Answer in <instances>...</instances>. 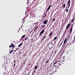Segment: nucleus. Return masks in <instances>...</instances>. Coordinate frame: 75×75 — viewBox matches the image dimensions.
<instances>
[{
    "instance_id": "nucleus-1",
    "label": "nucleus",
    "mask_w": 75,
    "mask_h": 75,
    "mask_svg": "<svg viewBox=\"0 0 75 75\" xmlns=\"http://www.w3.org/2000/svg\"><path fill=\"white\" fill-rule=\"evenodd\" d=\"M45 30H44V29H43L40 32V35H42L45 32Z\"/></svg>"
},
{
    "instance_id": "nucleus-2",
    "label": "nucleus",
    "mask_w": 75,
    "mask_h": 75,
    "mask_svg": "<svg viewBox=\"0 0 75 75\" xmlns=\"http://www.w3.org/2000/svg\"><path fill=\"white\" fill-rule=\"evenodd\" d=\"M74 24V23H73L72 24L73 26H72L71 27V28L70 29V34H71L72 33V29H73V26Z\"/></svg>"
},
{
    "instance_id": "nucleus-3",
    "label": "nucleus",
    "mask_w": 75,
    "mask_h": 75,
    "mask_svg": "<svg viewBox=\"0 0 75 75\" xmlns=\"http://www.w3.org/2000/svg\"><path fill=\"white\" fill-rule=\"evenodd\" d=\"M48 21V20H47L46 21V20H45L44 21V22L43 23V24H44L45 25H46L47 24V23Z\"/></svg>"
},
{
    "instance_id": "nucleus-4",
    "label": "nucleus",
    "mask_w": 75,
    "mask_h": 75,
    "mask_svg": "<svg viewBox=\"0 0 75 75\" xmlns=\"http://www.w3.org/2000/svg\"><path fill=\"white\" fill-rule=\"evenodd\" d=\"M70 25V23H69L66 27V29H68L69 28Z\"/></svg>"
},
{
    "instance_id": "nucleus-5",
    "label": "nucleus",
    "mask_w": 75,
    "mask_h": 75,
    "mask_svg": "<svg viewBox=\"0 0 75 75\" xmlns=\"http://www.w3.org/2000/svg\"><path fill=\"white\" fill-rule=\"evenodd\" d=\"M14 46V44H11V45L9 46V47L10 48H11V47H13Z\"/></svg>"
},
{
    "instance_id": "nucleus-6",
    "label": "nucleus",
    "mask_w": 75,
    "mask_h": 75,
    "mask_svg": "<svg viewBox=\"0 0 75 75\" xmlns=\"http://www.w3.org/2000/svg\"><path fill=\"white\" fill-rule=\"evenodd\" d=\"M29 0H27V5L28 6H30V4L29 3Z\"/></svg>"
},
{
    "instance_id": "nucleus-7",
    "label": "nucleus",
    "mask_w": 75,
    "mask_h": 75,
    "mask_svg": "<svg viewBox=\"0 0 75 75\" xmlns=\"http://www.w3.org/2000/svg\"><path fill=\"white\" fill-rule=\"evenodd\" d=\"M67 40V38H66L64 42V45H63V46H65V43H66V40Z\"/></svg>"
},
{
    "instance_id": "nucleus-8",
    "label": "nucleus",
    "mask_w": 75,
    "mask_h": 75,
    "mask_svg": "<svg viewBox=\"0 0 75 75\" xmlns=\"http://www.w3.org/2000/svg\"><path fill=\"white\" fill-rule=\"evenodd\" d=\"M51 7V5H50L49 7H48L47 9V11H48V10H49L50 8Z\"/></svg>"
},
{
    "instance_id": "nucleus-9",
    "label": "nucleus",
    "mask_w": 75,
    "mask_h": 75,
    "mask_svg": "<svg viewBox=\"0 0 75 75\" xmlns=\"http://www.w3.org/2000/svg\"><path fill=\"white\" fill-rule=\"evenodd\" d=\"M67 4H71V0H69Z\"/></svg>"
},
{
    "instance_id": "nucleus-10",
    "label": "nucleus",
    "mask_w": 75,
    "mask_h": 75,
    "mask_svg": "<svg viewBox=\"0 0 75 75\" xmlns=\"http://www.w3.org/2000/svg\"><path fill=\"white\" fill-rule=\"evenodd\" d=\"M67 30H68V29H66L65 30V32H64V33L63 35L65 34V33L67 31Z\"/></svg>"
},
{
    "instance_id": "nucleus-11",
    "label": "nucleus",
    "mask_w": 75,
    "mask_h": 75,
    "mask_svg": "<svg viewBox=\"0 0 75 75\" xmlns=\"http://www.w3.org/2000/svg\"><path fill=\"white\" fill-rule=\"evenodd\" d=\"M53 32L52 31L51 33H50V34L49 35V37H50L51 36H52V33Z\"/></svg>"
},
{
    "instance_id": "nucleus-12",
    "label": "nucleus",
    "mask_w": 75,
    "mask_h": 75,
    "mask_svg": "<svg viewBox=\"0 0 75 75\" xmlns=\"http://www.w3.org/2000/svg\"><path fill=\"white\" fill-rule=\"evenodd\" d=\"M46 62H45V63L47 64L48 62H49V60L48 59H47L46 60Z\"/></svg>"
},
{
    "instance_id": "nucleus-13",
    "label": "nucleus",
    "mask_w": 75,
    "mask_h": 75,
    "mask_svg": "<svg viewBox=\"0 0 75 75\" xmlns=\"http://www.w3.org/2000/svg\"><path fill=\"white\" fill-rule=\"evenodd\" d=\"M26 35H23V36H22L21 38H25V37Z\"/></svg>"
},
{
    "instance_id": "nucleus-14",
    "label": "nucleus",
    "mask_w": 75,
    "mask_h": 75,
    "mask_svg": "<svg viewBox=\"0 0 75 75\" xmlns=\"http://www.w3.org/2000/svg\"><path fill=\"white\" fill-rule=\"evenodd\" d=\"M66 12H67V13H68V11H69V10H68V8H66Z\"/></svg>"
},
{
    "instance_id": "nucleus-15",
    "label": "nucleus",
    "mask_w": 75,
    "mask_h": 75,
    "mask_svg": "<svg viewBox=\"0 0 75 75\" xmlns=\"http://www.w3.org/2000/svg\"><path fill=\"white\" fill-rule=\"evenodd\" d=\"M38 68V66L36 65V66L35 67L34 69L36 70Z\"/></svg>"
},
{
    "instance_id": "nucleus-16",
    "label": "nucleus",
    "mask_w": 75,
    "mask_h": 75,
    "mask_svg": "<svg viewBox=\"0 0 75 75\" xmlns=\"http://www.w3.org/2000/svg\"><path fill=\"white\" fill-rule=\"evenodd\" d=\"M22 43H21L18 46V47H21V45H22Z\"/></svg>"
},
{
    "instance_id": "nucleus-17",
    "label": "nucleus",
    "mask_w": 75,
    "mask_h": 75,
    "mask_svg": "<svg viewBox=\"0 0 75 75\" xmlns=\"http://www.w3.org/2000/svg\"><path fill=\"white\" fill-rule=\"evenodd\" d=\"M46 35H45V36H44V37L43 38V39H42V40H43L46 38Z\"/></svg>"
},
{
    "instance_id": "nucleus-18",
    "label": "nucleus",
    "mask_w": 75,
    "mask_h": 75,
    "mask_svg": "<svg viewBox=\"0 0 75 75\" xmlns=\"http://www.w3.org/2000/svg\"><path fill=\"white\" fill-rule=\"evenodd\" d=\"M66 7V5L65 4H64L63 6V8H65Z\"/></svg>"
},
{
    "instance_id": "nucleus-19",
    "label": "nucleus",
    "mask_w": 75,
    "mask_h": 75,
    "mask_svg": "<svg viewBox=\"0 0 75 75\" xmlns=\"http://www.w3.org/2000/svg\"><path fill=\"white\" fill-rule=\"evenodd\" d=\"M13 51V50H11V52H9V53L10 54L12 53Z\"/></svg>"
},
{
    "instance_id": "nucleus-20",
    "label": "nucleus",
    "mask_w": 75,
    "mask_h": 75,
    "mask_svg": "<svg viewBox=\"0 0 75 75\" xmlns=\"http://www.w3.org/2000/svg\"><path fill=\"white\" fill-rule=\"evenodd\" d=\"M57 36L55 37L54 39V40H56L57 39Z\"/></svg>"
},
{
    "instance_id": "nucleus-21",
    "label": "nucleus",
    "mask_w": 75,
    "mask_h": 75,
    "mask_svg": "<svg viewBox=\"0 0 75 75\" xmlns=\"http://www.w3.org/2000/svg\"><path fill=\"white\" fill-rule=\"evenodd\" d=\"M68 4V7H67V8H69L70 6V4Z\"/></svg>"
},
{
    "instance_id": "nucleus-22",
    "label": "nucleus",
    "mask_w": 75,
    "mask_h": 75,
    "mask_svg": "<svg viewBox=\"0 0 75 75\" xmlns=\"http://www.w3.org/2000/svg\"><path fill=\"white\" fill-rule=\"evenodd\" d=\"M75 42V40H74L72 42V43L73 44Z\"/></svg>"
},
{
    "instance_id": "nucleus-23",
    "label": "nucleus",
    "mask_w": 75,
    "mask_h": 75,
    "mask_svg": "<svg viewBox=\"0 0 75 75\" xmlns=\"http://www.w3.org/2000/svg\"><path fill=\"white\" fill-rule=\"evenodd\" d=\"M58 62V61H57L56 62H54V64H57V63Z\"/></svg>"
},
{
    "instance_id": "nucleus-24",
    "label": "nucleus",
    "mask_w": 75,
    "mask_h": 75,
    "mask_svg": "<svg viewBox=\"0 0 75 75\" xmlns=\"http://www.w3.org/2000/svg\"><path fill=\"white\" fill-rule=\"evenodd\" d=\"M74 19H73L71 23H72L74 22Z\"/></svg>"
},
{
    "instance_id": "nucleus-25",
    "label": "nucleus",
    "mask_w": 75,
    "mask_h": 75,
    "mask_svg": "<svg viewBox=\"0 0 75 75\" xmlns=\"http://www.w3.org/2000/svg\"><path fill=\"white\" fill-rule=\"evenodd\" d=\"M38 27V26H37V27H35V30L37 29V28Z\"/></svg>"
},
{
    "instance_id": "nucleus-26",
    "label": "nucleus",
    "mask_w": 75,
    "mask_h": 75,
    "mask_svg": "<svg viewBox=\"0 0 75 75\" xmlns=\"http://www.w3.org/2000/svg\"><path fill=\"white\" fill-rule=\"evenodd\" d=\"M55 20V19L54 18V19L52 20V21L53 22H54V21Z\"/></svg>"
},
{
    "instance_id": "nucleus-27",
    "label": "nucleus",
    "mask_w": 75,
    "mask_h": 75,
    "mask_svg": "<svg viewBox=\"0 0 75 75\" xmlns=\"http://www.w3.org/2000/svg\"><path fill=\"white\" fill-rule=\"evenodd\" d=\"M19 49V48H17V49H16V51H17V50H18Z\"/></svg>"
},
{
    "instance_id": "nucleus-28",
    "label": "nucleus",
    "mask_w": 75,
    "mask_h": 75,
    "mask_svg": "<svg viewBox=\"0 0 75 75\" xmlns=\"http://www.w3.org/2000/svg\"><path fill=\"white\" fill-rule=\"evenodd\" d=\"M28 37H27L26 38H25V40H26L28 39Z\"/></svg>"
},
{
    "instance_id": "nucleus-29",
    "label": "nucleus",
    "mask_w": 75,
    "mask_h": 75,
    "mask_svg": "<svg viewBox=\"0 0 75 75\" xmlns=\"http://www.w3.org/2000/svg\"><path fill=\"white\" fill-rule=\"evenodd\" d=\"M57 52V51L56 50V51L55 52H54V54H56Z\"/></svg>"
},
{
    "instance_id": "nucleus-30",
    "label": "nucleus",
    "mask_w": 75,
    "mask_h": 75,
    "mask_svg": "<svg viewBox=\"0 0 75 75\" xmlns=\"http://www.w3.org/2000/svg\"><path fill=\"white\" fill-rule=\"evenodd\" d=\"M46 16V15H45V16H44V17H45Z\"/></svg>"
},
{
    "instance_id": "nucleus-31",
    "label": "nucleus",
    "mask_w": 75,
    "mask_h": 75,
    "mask_svg": "<svg viewBox=\"0 0 75 75\" xmlns=\"http://www.w3.org/2000/svg\"><path fill=\"white\" fill-rule=\"evenodd\" d=\"M15 63H16V62H15V64H14V67L15 66V65H16Z\"/></svg>"
},
{
    "instance_id": "nucleus-32",
    "label": "nucleus",
    "mask_w": 75,
    "mask_h": 75,
    "mask_svg": "<svg viewBox=\"0 0 75 75\" xmlns=\"http://www.w3.org/2000/svg\"><path fill=\"white\" fill-rule=\"evenodd\" d=\"M45 27V25H44V26L42 27V28H44Z\"/></svg>"
},
{
    "instance_id": "nucleus-33",
    "label": "nucleus",
    "mask_w": 75,
    "mask_h": 75,
    "mask_svg": "<svg viewBox=\"0 0 75 75\" xmlns=\"http://www.w3.org/2000/svg\"><path fill=\"white\" fill-rule=\"evenodd\" d=\"M15 47V46H13V48H12V49H13L14 48V47Z\"/></svg>"
},
{
    "instance_id": "nucleus-34",
    "label": "nucleus",
    "mask_w": 75,
    "mask_h": 75,
    "mask_svg": "<svg viewBox=\"0 0 75 75\" xmlns=\"http://www.w3.org/2000/svg\"><path fill=\"white\" fill-rule=\"evenodd\" d=\"M62 44V43H61L60 45L59 46H61Z\"/></svg>"
},
{
    "instance_id": "nucleus-35",
    "label": "nucleus",
    "mask_w": 75,
    "mask_h": 75,
    "mask_svg": "<svg viewBox=\"0 0 75 75\" xmlns=\"http://www.w3.org/2000/svg\"><path fill=\"white\" fill-rule=\"evenodd\" d=\"M51 45H53V43H52L51 44Z\"/></svg>"
},
{
    "instance_id": "nucleus-36",
    "label": "nucleus",
    "mask_w": 75,
    "mask_h": 75,
    "mask_svg": "<svg viewBox=\"0 0 75 75\" xmlns=\"http://www.w3.org/2000/svg\"><path fill=\"white\" fill-rule=\"evenodd\" d=\"M34 71V73H35V71Z\"/></svg>"
},
{
    "instance_id": "nucleus-37",
    "label": "nucleus",
    "mask_w": 75,
    "mask_h": 75,
    "mask_svg": "<svg viewBox=\"0 0 75 75\" xmlns=\"http://www.w3.org/2000/svg\"><path fill=\"white\" fill-rule=\"evenodd\" d=\"M16 62V61H15V60H14V62Z\"/></svg>"
},
{
    "instance_id": "nucleus-38",
    "label": "nucleus",
    "mask_w": 75,
    "mask_h": 75,
    "mask_svg": "<svg viewBox=\"0 0 75 75\" xmlns=\"http://www.w3.org/2000/svg\"><path fill=\"white\" fill-rule=\"evenodd\" d=\"M53 66H54V67H55V66H56V65H54Z\"/></svg>"
},
{
    "instance_id": "nucleus-39",
    "label": "nucleus",
    "mask_w": 75,
    "mask_h": 75,
    "mask_svg": "<svg viewBox=\"0 0 75 75\" xmlns=\"http://www.w3.org/2000/svg\"><path fill=\"white\" fill-rule=\"evenodd\" d=\"M61 65V64H59V65Z\"/></svg>"
},
{
    "instance_id": "nucleus-40",
    "label": "nucleus",
    "mask_w": 75,
    "mask_h": 75,
    "mask_svg": "<svg viewBox=\"0 0 75 75\" xmlns=\"http://www.w3.org/2000/svg\"><path fill=\"white\" fill-rule=\"evenodd\" d=\"M38 23V22H37L36 23L37 24V23Z\"/></svg>"
},
{
    "instance_id": "nucleus-41",
    "label": "nucleus",
    "mask_w": 75,
    "mask_h": 75,
    "mask_svg": "<svg viewBox=\"0 0 75 75\" xmlns=\"http://www.w3.org/2000/svg\"><path fill=\"white\" fill-rule=\"evenodd\" d=\"M37 0H34L35 1H36Z\"/></svg>"
},
{
    "instance_id": "nucleus-42",
    "label": "nucleus",
    "mask_w": 75,
    "mask_h": 75,
    "mask_svg": "<svg viewBox=\"0 0 75 75\" xmlns=\"http://www.w3.org/2000/svg\"><path fill=\"white\" fill-rule=\"evenodd\" d=\"M57 72V71H55V72Z\"/></svg>"
},
{
    "instance_id": "nucleus-43",
    "label": "nucleus",
    "mask_w": 75,
    "mask_h": 75,
    "mask_svg": "<svg viewBox=\"0 0 75 75\" xmlns=\"http://www.w3.org/2000/svg\"><path fill=\"white\" fill-rule=\"evenodd\" d=\"M74 39H75V37H74Z\"/></svg>"
},
{
    "instance_id": "nucleus-44",
    "label": "nucleus",
    "mask_w": 75,
    "mask_h": 75,
    "mask_svg": "<svg viewBox=\"0 0 75 75\" xmlns=\"http://www.w3.org/2000/svg\"><path fill=\"white\" fill-rule=\"evenodd\" d=\"M66 22V20H65V22Z\"/></svg>"
},
{
    "instance_id": "nucleus-45",
    "label": "nucleus",
    "mask_w": 75,
    "mask_h": 75,
    "mask_svg": "<svg viewBox=\"0 0 75 75\" xmlns=\"http://www.w3.org/2000/svg\"><path fill=\"white\" fill-rule=\"evenodd\" d=\"M70 10H71V9H70Z\"/></svg>"
},
{
    "instance_id": "nucleus-46",
    "label": "nucleus",
    "mask_w": 75,
    "mask_h": 75,
    "mask_svg": "<svg viewBox=\"0 0 75 75\" xmlns=\"http://www.w3.org/2000/svg\"><path fill=\"white\" fill-rule=\"evenodd\" d=\"M36 66V65H35V67Z\"/></svg>"
}]
</instances>
